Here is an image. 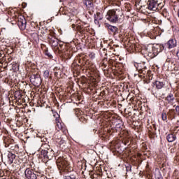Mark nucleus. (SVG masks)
Returning a JSON list of instances; mask_svg holds the SVG:
<instances>
[{
  "mask_svg": "<svg viewBox=\"0 0 179 179\" xmlns=\"http://www.w3.org/2000/svg\"><path fill=\"white\" fill-rule=\"evenodd\" d=\"M15 97L18 100L17 101L18 103H20V104H22V103H23V99H22V94H20V92H16Z\"/></svg>",
  "mask_w": 179,
  "mask_h": 179,
  "instance_id": "18",
  "label": "nucleus"
},
{
  "mask_svg": "<svg viewBox=\"0 0 179 179\" xmlns=\"http://www.w3.org/2000/svg\"><path fill=\"white\" fill-rule=\"evenodd\" d=\"M25 121H27V119H25Z\"/></svg>",
  "mask_w": 179,
  "mask_h": 179,
  "instance_id": "39",
  "label": "nucleus"
},
{
  "mask_svg": "<svg viewBox=\"0 0 179 179\" xmlns=\"http://www.w3.org/2000/svg\"><path fill=\"white\" fill-rule=\"evenodd\" d=\"M24 143H27V140H26V141L24 140Z\"/></svg>",
  "mask_w": 179,
  "mask_h": 179,
  "instance_id": "38",
  "label": "nucleus"
},
{
  "mask_svg": "<svg viewBox=\"0 0 179 179\" xmlns=\"http://www.w3.org/2000/svg\"><path fill=\"white\" fill-rule=\"evenodd\" d=\"M87 3H88V5H92V1H87L86 2V5H87Z\"/></svg>",
  "mask_w": 179,
  "mask_h": 179,
  "instance_id": "32",
  "label": "nucleus"
},
{
  "mask_svg": "<svg viewBox=\"0 0 179 179\" xmlns=\"http://www.w3.org/2000/svg\"><path fill=\"white\" fill-rule=\"evenodd\" d=\"M57 164L60 171H65L68 170V168L69 167V162L66 158H64V157H59L57 158Z\"/></svg>",
  "mask_w": 179,
  "mask_h": 179,
  "instance_id": "3",
  "label": "nucleus"
},
{
  "mask_svg": "<svg viewBox=\"0 0 179 179\" xmlns=\"http://www.w3.org/2000/svg\"><path fill=\"white\" fill-rule=\"evenodd\" d=\"M132 170V166L131 165H128L126 166V171L128 172V171H131Z\"/></svg>",
  "mask_w": 179,
  "mask_h": 179,
  "instance_id": "27",
  "label": "nucleus"
},
{
  "mask_svg": "<svg viewBox=\"0 0 179 179\" xmlns=\"http://www.w3.org/2000/svg\"><path fill=\"white\" fill-rule=\"evenodd\" d=\"M176 111L177 115H178V117H179V106H177L176 107Z\"/></svg>",
  "mask_w": 179,
  "mask_h": 179,
  "instance_id": "30",
  "label": "nucleus"
},
{
  "mask_svg": "<svg viewBox=\"0 0 179 179\" xmlns=\"http://www.w3.org/2000/svg\"><path fill=\"white\" fill-rule=\"evenodd\" d=\"M50 43L52 44V47H57L58 45V39L54 37L49 38Z\"/></svg>",
  "mask_w": 179,
  "mask_h": 179,
  "instance_id": "16",
  "label": "nucleus"
},
{
  "mask_svg": "<svg viewBox=\"0 0 179 179\" xmlns=\"http://www.w3.org/2000/svg\"><path fill=\"white\" fill-rule=\"evenodd\" d=\"M162 118L163 121H166L167 120V113H166L165 112H163L162 113Z\"/></svg>",
  "mask_w": 179,
  "mask_h": 179,
  "instance_id": "22",
  "label": "nucleus"
},
{
  "mask_svg": "<svg viewBox=\"0 0 179 179\" xmlns=\"http://www.w3.org/2000/svg\"><path fill=\"white\" fill-rule=\"evenodd\" d=\"M30 81L33 83L34 86H40L41 85V77H40L39 74H34L30 78Z\"/></svg>",
  "mask_w": 179,
  "mask_h": 179,
  "instance_id": "5",
  "label": "nucleus"
},
{
  "mask_svg": "<svg viewBox=\"0 0 179 179\" xmlns=\"http://www.w3.org/2000/svg\"><path fill=\"white\" fill-rule=\"evenodd\" d=\"M16 135L17 136H18V138H22V136H23V135L22 134L20 130L17 131Z\"/></svg>",
  "mask_w": 179,
  "mask_h": 179,
  "instance_id": "29",
  "label": "nucleus"
},
{
  "mask_svg": "<svg viewBox=\"0 0 179 179\" xmlns=\"http://www.w3.org/2000/svg\"><path fill=\"white\" fill-rule=\"evenodd\" d=\"M90 58H94V55H93V54H91V55H90Z\"/></svg>",
  "mask_w": 179,
  "mask_h": 179,
  "instance_id": "34",
  "label": "nucleus"
},
{
  "mask_svg": "<svg viewBox=\"0 0 179 179\" xmlns=\"http://www.w3.org/2000/svg\"><path fill=\"white\" fill-rule=\"evenodd\" d=\"M45 55H46L49 58H51L52 55H50V53L48 52V50H45Z\"/></svg>",
  "mask_w": 179,
  "mask_h": 179,
  "instance_id": "28",
  "label": "nucleus"
},
{
  "mask_svg": "<svg viewBox=\"0 0 179 179\" xmlns=\"http://www.w3.org/2000/svg\"><path fill=\"white\" fill-rule=\"evenodd\" d=\"M27 131H28V129H27V131H24V134L25 135L24 136H25L26 139H30V136L27 135V134H29V132Z\"/></svg>",
  "mask_w": 179,
  "mask_h": 179,
  "instance_id": "25",
  "label": "nucleus"
},
{
  "mask_svg": "<svg viewBox=\"0 0 179 179\" xmlns=\"http://www.w3.org/2000/svg\"><path fill=\"white\" fill-rule=\"evenodd\" d=\"M173 69H174V71H178V67H176V66H175V67L173 68Z\"/></svg>",
  "mask_w": 179,
  "mask_h": 179,
  "instance_id": "35",
  "label": "nucleus"
},
{
  "mask_svg": "<svg viewBox=\"0 0 179 179\" xmlns=\"http://www.w3.org/2000/svg\"><path fill=\"white\" fill-rule=\"evenodd\" d=\"M50 148V145L47 143H43L41 146V155L43 156L44 159H47V152Z\"/></svg>",
  "mask_w": 179,
  "mask_h": 179,
  "instance_id": "6",
  "label": "nucleus"
},
{
  "mask_svg": "<svg viewBox=\"0 0 179 179\" xmlns=\"http://www.w3.org/2000/svg\"><path fill=\"white\" fill-rule=\"evenodd\" d=\"M23 93L24 94V90L23 91Z\"/></svg>",
  "mask_w": 179,
  "mask_h": 179,
  "instance_id": "40",
  "label": "nucleus"
},
{
  "mask_svg": "<svg viewBox=\"0 0 179 179\" xmlns=\"http://www.w3.org/2000/svg\"><path fill=\"white\" fill-rule=\"evenodd\" d=\"M99 22H100V20L96 21V17H94V22L96 24H99Z\"/></svg>",
  "mask_w": 179,
  "mask_h": 179,
  "instance_id": "31",
  "label": "nucleus"
},
{
  "mask_svg": "<svg viewBox=\"0 0 179 179\" xmlns=\"http://www.w3.org/2000/svg\"><path fill=\"white\" fill-rule=\"evenodd\" d=\"M148 8L150 10H160L162 9L164 4H161L160 3H157V1H155V0H149L147 3Z\"/></svg>",
  "mask_w": 179,
  "mask_h": 179,
  "instance_id": "4",
  "label": "nucleus"
},
{
  "mask_svg": "<svg viewBox=\"0 0 179 179\" xmlns=\"http://www.w3.org/2000/svg\"><path fill=\"white\" fill-rule=\"evenodd\" d=\"M13 65H14V66H13V69L14 71H19V64H14Z\"/></svg>",
  "mask_w": 179,
  "mask_h": 179,
  "instance_id": "26",
  "label": "nucleus"
},
{
  "mask_svg": "<svg viewBox=\"0 0 179 179\" xmlns=\"http://www.w3.org/2000/svg\"><path fill=\"white\" fill-rule=\"evenodd\" d=\"M152 85L153 87H155L157 90H160V89H163V87H164L165 84L163 81L155 80Z\"/></svg>",
  "mask_w": 179,
  "mask_h": 179,
  "instance_id": "10",
  "label": "nucleus"
},
{
  "mask_svg": "<svg viewBox=\"0 0 179 179\" xmlns=\"http://www.w3.org/2000/svg\"><path fill=\"white\" fill-rule=\"evenodd\" d=\"M54 151L52 150H48L46 155V159L51 160L54 157Z\"/></svg>",
  "mask_w": 179,
  "mask_h": 179,
  "instance_id": "15",
  "label": "nucleus"
},
{
  "mask_svg": "<svg viewBox=\"0 0 179 179\" xmlns=\"http://www.w3.org/2000/svg\"><path fill=\"white\" fill-rule=\"evenodd\" d=\"M106 26H107L108 30H110V31L113 33V34L117 33V31L118 30V28L117 27L112 26L109 24H107Z\"/></svg>",
  "mask_w": 179,
  "mask_h": 179,
  "instance_id": "14",
  "label": "nucleus"
},
{
  "mask_svg": "<svg viewBox=\"0 0 179 179\" xmlns=\"http://www.w3.org/2000/svg\"><path fill=\"white\" fill-rule=\"evenodd\" d=\"M54 117H56L55 119V122L57 124L56 129H57V131H61V129H63L64 127H62V123L59 122V115H58V113H55L54 114Z\"/></svg>",
  "mask_w": 179,
  "mask_h": 179,
  "instance_id": "9",
  "label": "nucleus"
},
{
  "mask_svg": "<svg viewBox=\"0 0 179 179\" xmlns=\"http://www.w3.org/2000/svg\"><path fill=\"white\" fill-rule=\"evenodd\" d=\"M25 177L28 179H37V176L34 174L33 170L27 169L24 171Z\"/></svg>",
  "mask_w": 179,
  "mask_h": 179,
  "instance_id": "7",
  "label": "nucleus"
},
{
  "mask_svg": "<svg viewBox=\"0 0 179 179\" xmlns=\"http://www.w3.org/2000/svg\"><path fill=\"white\" fill-rule=\"evenodd\" d=\"M101 66H105V67H106V66H107V64H105L104 62H103V63H102V64H101Z\"/></svg>",
  "mask_w": 179,
  "mask_h": 179,
  "instance_id": "33",
  "label": "nucleus"
},
{
  "mask_svg": "<svg viewBox=\"0 0 179 179\" xmlns=\"http://www.w3.org/2000/svg\"><path fill=\"white\" fill-rule=\"evenodd\" d=\"M176 139H177L176 134H169L166 136V141H168L169 143L174 142Z\"/></svg>",
  "mask_w": 179,
  "mask_h": 179,
  "instance_id": "13",
  "label": "nucleus"
},
{
  "mask_svg": "<svg viewBox=\"0 0 179 179\" xmlns=\"http://www.w3.org/2000/svg\"><path fill=\"white\" fill-rule=\"evenodd\" d=\"M15 159H16V155L10 152H8L7 155V164H12Z\"/></svg>",
  "mask_w": 179,
  "mask_h": 179,
  "instance_id": "11",
  "label": "nucleus"
},
{
  "mask_svg": "<svg viewBox=\"0 0 179 179\" xmlns=\"http://www.w3.org/2000/svg\"><path fill=\"white\" fill-rule=\"evenodd\" d=\"M64 179H76V175L71 174L70 176H64Z\"/></svg>",
  "mask_w": 179,
  "mask_h": 179,
  "instance_id": "20",
  "label": "nucleus"
},
{
  "mask_svg": "<svg viewBox=\"0 0 179 179\" xmlns=\"http://www.w3.org/2000/svg\"><path fill=\"white\" fill-rule=\"evenodd\" d=\"M0 125H1V122H0Z\"/></svg>",
  "mask_w": 179,
  "mask_h": 179,
  "instance_id": "41",
  "label": "nucleus"
},
{
  "mask_svg": "<svg viewBox=\"0 0 179 179\" xmlns=\"http://www.w3.org/2000/svg\"><path fill=\"white\" fill-rule=\"evenodd\" d=\"M43 76L45 79H47L50 76V71L48 70H45Z\"/></svg>",
  "mask_w": 179,
  "mask_h": 179,
  "instance_id": "23",
  "label": "nucleus"
},
{
  "mask_svg": "<svg viewBox=\"0 0 179 179\" xmlns=\"http://www.w3.org/2000/svg\"><path fill=\"white\" fill-rule=\"evenodd\" d=\"M163 50H164V45H156L155 46L150 45L145 48L146 54H153V55H157Z\"/></svg>",
  "mask_w": 179,
  "mask_h": 179,
  "instance_id": "2",
  "label": "nucleus"
},
{
  "mask_svg": "<svg viewBox=\"0 0 179 179\" xmlns=\"http://www.w3.org/2000/svg\"><path fill=\"white\" fill-rule=\"evenodd\" d=\"M27 5V3H24L23 8H26Z\"/></svg>",
  "mask_w": 179,
  "mask_h": 179,
  "instance_id": "36",
  "label": "nucleus"
},
{
  "mask_svg": "<svg viewBox=\"0 0 179 179\" xmlns=\"http://www.w3.org/2000/svg\"><path fill=\"white\" fill-rule=\"evenodd\" d=\"M94 17H95V22L103 20V15L100 13H96Z\"/></svg>",
  "mask_w": 179,
  "mask_h": 179,
  "instance_id": "19",
  "label": "nucleus"
},
{
  "mask_svg": "<svg viewBox=\"0 0 179 179\" xmlns=\"http://www.w3.org/2000/svg\"><path fill=\"white\" fill-rule=\"evenodd\" d=\"M136 68L139 73H143V71L146 69V66H145V63H138L136 64Z\"/></svg>",
  "mask_w": 179,
  "mask_h": 179,
  "instance_id": "12",
  "label": "nucleus"
},
{
  "mask_svg": "<svg viewBox=\"0 0 179 179\" xmlns=\"http://www.w3.org/2000/svg\"><path fill=\"white\" fill-rule=\"evenodd\" d=\"M164 48H169V50L171 48H174L177 47V41L176 39H170L164 45Z\"/></svg>",
  "mask_w": 179,
  "mask_h": 179,
  "instance_id": "8",
  "label": "nucleus"
},
{
  "mask_svg": "<svg viewBox=\"0 0 179 179\" xmlns=\"http://www.w3.org/2000/svg\"><path fill=\"white\" fill-rule=\"evenodd\" d=\"M166 101L168 103H171V101H174V94L170 93L166 97Z\"/></svg>",
  "mask_w": 179,
  "mask_h": 179,
  "instance_id": "17",
  "label": "nucleus"
},
{
  "mask_svg": "<svg viewBox=\"0 0 179 179\" xmlns=\"http://www.w3.org/2000/svg\"><path fill=\"white\" fill-rule=\"evenodd\" d=\"M18 157H19V159H20V160H22V156H18Z\"/></svg>",
  "mask_w": 179,
  "mask_h": 179,
  "instance_id": "37",
  "label": "nucleus"
},
{
  "mask_svg": "<svg viewBox=\"0 0 179 179\" xmlns=\"http://www.w3.org/2000/svg\"><path fill=\"white\" fill-rule=\"evenodd\" d=\"M18 26L21 30L23 29V20L22 18L18 20Z\"/></svg>",
  "mask_w": 179,
  "mask_h": 179,
  "instance_id": "21",
  "label": "nucleus"
},
{
  "mask_svg": "<svg viewBox=\"0 0 179 179\" xmlns=\"http://www.w3.org/2000/svg\"><path fill=\"white\" fill-rule=\"evenodd\" d=\"M166 61H170L171 64H173V65L176 66V63H174V61H176V59H174V58H168V59H166Z\"/></svg>",
  "mask_w": 179,
  "mask_h": 179,
  "instance_id": "24",
  "label": "nucleus"
},
{
  "mask_svg": "<svg viewBox=\"0 0 179 179\" xmlns=\"http://www.w3.org/2000/svg\"><path fill=\"white\" fill-rule=\"evenodd\" d=\"M122 15H124L122 10L120 9H112L107 12L106 17L110 23H117L121 19Z\"/></svg>",
  "mask_w": 179,
  "mask_h": 179,
  "instance_id": "1",
  "label": "nucleus"
}]
</instances>
